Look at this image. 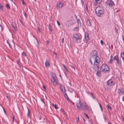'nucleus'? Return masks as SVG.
<instances>
[{
	"label": "nucleus",
	"mask_w": 124,
	"mask_h": 124,
	"mask_svg": "<svg viewBox=\"0 0 124 124\" xmlns=\"http://www.w3.org/2000/svg\"><path fill=\"white\" fill-rule=\"evenodd\" d=\"M98 53V51L95 50L93 51L91 53L90 61L92 64L98 65L100 62V59L97 55Z\"/></svg>",
	"instance_id": "1"
},
{
	"label": "nucleus",
	"mask_w": 124,
	"mask_h": 124,
	"mask_svg": "<svg viewBox=\"0 0 124 124\" xmlns=\"http://www.w3.org/2000/svg\"><path fill=\"white\" fill-rule=\"evenodd\" d=\"M95 11L97 16L98 17H101L103 16L104 10L102 7L99 6L95 8Z\"/></svg>",
	"instance_id": "2"
},
{
	"label": "nucleus",
	"mask_w": 124,
	"mask_h": 124,
	"mask_svg": "<svg viewBox=\"0 0 124 124\" xmlns=\"http://www.w3.org/2000/svg\"><path fill=\"white\" fill-rule=\"evenodd\" d=\"M73 40L76 43H79L81 42L82 36H79L76 34H74L73 36Z\"/></svg>",
	"instance_id": "3"
},
{
	"label": "nucleus",
	"mask_w": 124,
	"mask_h": 124,
	"mask_svg": "<svg viewBox=\"0 0 124 124\" xmlns=\"http://www.w3.org/2000/svg\"><path fill=\"white\" fill-rule=\"evenodd\" d=\"M100 70L102 72L106 73L109 70V67L106 64H103L100 68Z\"/></svg>",
	"instance_id": "4"
},
{
	"label": "nucleus",
	"mask_w": 124,
	"mask_h": 124,
	"mask_svg": "<svg viewBox=\"0 0 124 124\" xmlns=\"http://www.w3.org/2000/svg\"><path fill=\"white\" fill-rule=\"evenodd\" d=\"M76 105L78 110H81L83 109V106L82 103L80 101H77L76 103Z\"/></svg>",
	"instance_id": "5"
},
{
	"label": "nucleus",
	"mask_w": 124,
	"mask_h": 124,
	"mask_svg": "<svg viewBox=\"0 0 124 124\" xmlns=\"http://www.w3.org/2000/svg\"><path fill=\"white\" fill-rule=\"evenodd\" d=\"M106 5L108 7H112L114 5V3L112 0H107L105 3Z\"/></svg>",
	"instance_id": "6"
},
{
	"label": "nucleus",
	"mask_w": 124,
	"mask_h": 124,
	"mask_svg": "<svg viewBox=\"0 0 124 124\" xmlns=\"http://www.w3.org/2000/svg\"><path fill=\"white\" fill-rule=\"evenodd\" d=\"M75 22L73 20L71 19L68 20L65 23L66 27H69L70 25L73 24Z\"/></svg>",
	"instance_id": "7"
},
{
	"label": "nucleus",
	"mask_w": 124,
	"mask_h": 124,
	"mask_svg": "<svg viewBox=\"0 0 124 124\" xmlns=\"http://www.w3.org/2000/svg\"><path fill=\"white\" fill-rule=\"evenodd\" d=\"M107 85L108 86H110L111 85H114V82H113L112 79H110L108 80L107 82Z\"/></svg>",
	"instance_id": "8"
},
{
	"label": "nucleus",
	"mask_w": 124,
	"mask_h": 124,
	"mask_svg": "<svg viewBox=\"0 0 124 124\" xmlns=\"http://www.w3.org/2000/svg\"><path fill=\"white\" fill-rule=\"evenodd\" d=\"M96 66L97 68V72L96 73V75L98 77H100L101 76V73L100 71L99 70V66L98 65H96Z\"/></svg>",
	"instance_id": "9"
},
{
	"label": "nucleus",
	"mask_w": 124,
	"mask_h": 124,
	"mask_svg": "<svg viewBox=\"0 0 124 124\" xmlns=\"http://www.w3.org/2000/svg\"><path fill=\"white\" fill-rule=\"evenodd\" d=\"M90 69L91 71L93 72H94L96 71L97 68L96 66V67L95 66H93L92 67L90 68Z\"/></svg>",
	"instance_id": "10"
},
{
	"label": "nucleus",
	"mask_w": 124,
	"mask_h": 124,
	"mask_svg": "<svg viewBox=\"0 0 124 124\" xmlns=\"http://www.w3.org/2000/svg\"><path fill=\"white\" fill-rule=\"evenodd\" d=\"M85 41L86 43H87L88 40L89 39V35L87 33H85Z\"/></svg>",
	"instance_id": "11"
},
{
	"label": "nucleus",
	"mask_w": 124,
	"mask_h": 124,
	"mask_svg": "<svg viewBox=\"0 0 124 124\" xmlns=\"http://www.w3.org/2000/svg\"><path fill=\"white\" fill-rule=\"evenodd\" d=\"M63 5L62 2H59L57 3V8H61Z\"/></svg>",
	"instance_id": "12"
},
{
	"label": "nucleus",
	"mask_w": 124,
	"mask_h": 124,
	"mask_svg": "<svg viewBox=\"0 0 124 124\" xmlns=\"http://www.w3.org/2000/svg\"><path fill=\"white\" fill-rule=\"evenodd\" d=\"M95 2L94 5H99L101 2L102 0H95Z\"/></svg>",
	"instance_id": "13"
},
{
	"label": "nucleus",
	"mask_w": 124,
	"mask_h": 124,
	"mask_svg": "<svg viewBox=\"0 0 124 124\" xmlns=\"http://www.w3.org/2000/svg\"><path fill=\"white\" fill-rule=\"evenodd\" d=\"M45 65L46 67L47 68L49 67L50 65V63L48 60H46L45 63Z\"/></svg>",
	"instance_id": "14"
},
{
	"label": "nucleus",
	"mask_w": 124,
	"mask_h": 124,
	"mask_svg": "<svg viewBox=\"0 0 124 124\" xmlns=\"http://www.w3.org/2000/svg\"><path fill=\"white\" fill-rule=\"evenodd\" d=\"M60 87L62 90V91L64 92H65V87L64 85H60Z\"/></svg>",
	"instance_id": "15"
},
{
	"label": "nucleus",
	"mask_w": 124,
	"mask_h": 124,
	"mask_svg": "<svg viewBox=\"0 0 124 124\" xmlns=\"http://www.w3.org/2000/svg\"><path fill=\"white\" fill-rule=\"evenodd\" d=\"M12 27L14 30H16V26L15 23L12 22Z\"/></svg>",
	"instance_id": "16"
},
{
	"label": "nucleus",
	"mask_w": 124,
	"mask_h": 124,
	"mask_svg": "<svg viewBox=\"0 0 124 124\" xmlns=\"http://www.w3.org/2000/svg\"><path fill=\"white\" fill-rule=\"evenodd\" d=\"M86 25L89 26H91V24L90 21L89 20H87L86 21Z\"/></svg>",
	"instance_id": "17"
},
{
	"label": "nucleus",
	"mask_w": 124,
	"mask_h": 124,
	"mask_svg": "<svg viewBox=\"0 0 124 124\" xmlns=\"http://www.w3.org/2000/svg\"><path fill=\"white\" fill-rule=\"evenodd\" d=\"M64 96L65 97V98L69 102L70 101V100L66 93H65Z\"/></svg>",
	"instance_id": "18"
},
{
	"label": "nucleus",
	"mask_w": 124,
	"mask_h": 124,
	"mask_svg": "<svg viewBox=\"0 0 124 124\" xmlns=\"http://www.w3.org/2000/svg\"><path fill=\"white\" fill-rule=\"evenodd\" d=\"M55 76L54 75H52V78H51V80L52 81H54V80H56V79L55 78Z\"/></svg>",
	"instance_id": "19"
},
{
	"label": "nucleus",
	"mask_w": 124,
	"mask_h": 124,
	"mask_svg": "<svg viewBox=\"0 0 124 124\" xmlns=\"http://www.w3.org/2000/svg\"><path fill=\"white\" fill-rule=\"evenodd\" d=\"M113 59L110 58L108 62L110 64H111L113 62Z\"/></svg>",
	"instance_id": "20"
},
{
	"label": "nucleus",
	"mask_w": 124,
	"mask_h": 124,
	"mask_svg": "<svg viewBox=\"0 0 124 124\" xmlns=\"http://www.w3.org/2000/svg\"><path fill=\"white\" fill-rule=\"evenodd\" d=\"M49 31L52 32V27H51V26L50 25V24H49Z\"/></svg>",
	"instance_id": "21"
},
{
	"label": "nucleus",
	"mask_w": 124,
	"mask_h": 124,
	"mask_svg": "<svg viewBox=\"0 0 124 124\" xmlns=\"http://www.w3.org/2000/svg\"><path fill=\"white\" fill-rule=\"evenodd\" d=\"M118 59V56L117 55H116L113 58V59L114 60H116Z\"/></svg>",
	"instance_id": "22"
},
{
	"label": "nucleus",
	"mask_w": 124,
	"mask_h": 124,
	"mask_svg": "<svg viewBox=\"0 0 124 124\" xmlns=\"http://www.w3.org/2000/svg\"><path fill=\"white\" fill-rule=\"evenodd\" d=\"M107 108L108 109H110V110H112V108L108 104L107 105Z\"/></svg>",
	"instance_id": "23"
},
{
	"label": "nucleus",
	"mask_w": 124,
	"mask_h": 124,
	"mask_svg": "<svg viewBox=\"0 0 124 124\" xmlns=\"http://www.w3.org/2000/svg\"><path fill=\"white\" fill-rule=\"evenodd\" d=\"M85 105H84V103H83V105L84 106L85 108L86 109H88L89 108V107L85 103Z\"/></svg>",
	"instance_id": "24"
},
{
	"label": "nucleus",
	"mask_w": 124,
	"mask_h": 124,
	"mask_svg": "<svg viewBox=\"0 0 124 124\" xmlns=\"http://www.w3.org/2000/svg\"><path fill=\"white\" fill-rule=\"evenodd\" d=\"M121 56L123 60H124V52L122 53L121 54Z\"/></svg>",
	"instance_id": "25"
},
{
	"label": "nucleus",
	"mask_w": 124,
	"mask_h": 124,
	"mask_svg": "<svg viewBox=\"0 0 124 124\" xmlns=\"http://www.w3.org/2000/svg\"><path fill=\"white\" fill-rule=\"evenodd\" d=\"M4 8V7L2 4L0 3V9L1 10L3 9Z\"/></svg>",
	"instance_id": "26"
},
{
	"label": "nucleus",
	"mask_w": 124,
	"mask_h": 124,
	"mask_svg": "<svg viewBox=\"0 0 124 124\" xmlns=\"http://www.w3.org/2000/svg\"><path fill=\"white\" fill-rule=\"evenodd\" d=\"M116 63H117L118 65H120V62L119 61V58L117 60H116Z\"/></svg>",
	"instance_id": "27"
},
{
	"label": "nucleus",
	"mask_w": 124,
	"mask_h": 124,
	"mask_svg": "<svg viewBox=\"0 0 124 124\" xmlns=\"http://www.w3.org/2000/svg\"><path fill=\"white\" fill-rule=\"evenodd\" d=\"M52 104L53 106L56 109H58V108L57 107L56 105L55 104H54V103H52Z\"/></svg>",
	"instance_id": "28"
},
{
	"label": "nucleus",
	"mask_w": 124,
	"mask_h": 124,
	"mask_svg": "<svg viewBox=\"0 0 124 124\" xmlns=\"http://www.w3.org/2000/svg\"><path fill=\"white\" fill-rule=\"evenodd\" d=\"M91 93V95L92 96V98L93 99H94L95 98V97H94V94L92 93Z\"/></svg>",
	"instance_id": "29"
},
{
	"label": "nucleus",
	"mask_w": 124,
	"mask_h": 124,
	"mask_svg": "<svg viewBox=\"0 0 124 124\" xmlns=\"http://www.w3.org/2000/svg\"><path fill=\"white\" fill-rule=\"evenodd\" d=\"M63 65L64 67V68L65 69L66 71H68V70L67 69V68L66 66H65L64 64H63Z\"/></svg>",
	"instance_id": "30"
},
{
	"label": "nucleus",
	"mask_w": 124,
	"mask_h": 124,
	"mask_svg": "<svg viewBox=\"0 0 124 124\" xmlns=\"http://www.w3.org/2000/svg\"><path fill=\"white\" fill-rule=\"evenodd\" d=\"M6 6L7 8H8L9 9H10V7L9 6V5L8 4H6Z\"/></svg>",
	"instance_id": "31"
},
{
	"label": "nucleus",
	"mask_w": 124,
	"mask_h": 124,
	"mask_svg": "<svg viewBox=\"0 0 124 124\" xmlns=\"http://www.w3.org/2000/svg\"><path fill=\"white\" fill-rule=\"evenodd\" d=\"M22 55L23 56H26V54L25 52H23L22 53Z\"/></svg>",
	"instance_id": "32"
},
{
	"label": "nucleus",
	"mask_w": 124,
	"mask_h": 124,
	"mask_svg": "<svg viewBox=\"0 0 124 124\" xmlns=\"http://www.w3.org/2000/svg\"><path fill=\"white\" fill-rule=\"evenodd\" d=\"M53 83L55 85H56L57 84V82L56 80H54V81H53Z\"/></svg>",
	"instance_id": "33"
},
{
	"label": "nucleus",
	"mask_w": 124,
	"mask_h": 124,
	"mask_svg": "<svg viewBox=\"0 0 124 124\" xmlns=\"http://www.w3.org/2000/svg\"><path fill=\"white\" fill-rule=\"evenodd\" d=\"M44 99H41V101L43 102L44 104H45V102L44 101Z\"/></svg>",
	"instance_id": "34"
},
{
	"label": "nucleus",
	"mask_w": 124,
	"mask_h": 124,
	"mask_svg": "<svg viewBox=\"0 0 124 124\" xmlns=\"http://www.w3.org/2000/svg\"><path fill=\"white\" fill-rule=\"evenodd\" d=\"M89 123L91 124H93V123H92V121L91 120H88Z\"/></svg>",
	"instance_id": "35"
},
{
	"label": "nucleus",
	"mask_w": 124,
	"mask_h": 124,
	"mask_svg": "<svg viewBox=\"0 0 124 124\" xmlns=\"http://www.w3.org/2000/svg\"><path fill=\"white\" fill-rule=\"evenodd\" d=\"M28 113L27 114V116L28 117H29V115L30 114V112H29V109H28Z\"/></svg>",
	"instance_id": "36"
},
{
	"label": "nucleus",
	"mask_w": 124,
	"mask_h": 124,
	"mask_svg": "<svg viewBox=\"0 0 124 124\" xmlns=\"http://www.w3.org/2000/svg\"><path fill=\"white\" fill-rule=\"evenodd\" d=\"M84 114L86 116V117L88 118L89 119V116H88V115L86 113H84Z\"/></svg>",
	"instance_id": "37"
},
{
	"label": "nucleus",
	"mask_w": 124,
	"mask_h": 124,
	"mask_svg": "<svg viewBox=\"0 0 124 124\" xmlns=\"http://www.w3.org/2000/svg\"><path fill=\"white\" fill-rule=\"evenodd\" d=\"M115 31H116V33H117L118 31V29L116 28V27H115Z\"/></svg>",
	"instance_id": "38"
},
{
	"label": "nucleus",
	"mask_w": 124,
	"mask_h": 124,
	"mask_svg": "<svg viewBox=\"0 0 124 124\" xmlns=\"http://www.w3.org/2000/svg\"><path fill=\"white\" fill-rule=\"evenodd\" d=\"M38 30L40 32H41V29L38 27Z\"/></svg>",
	"instance_id": "39"
},
{
	"label": "nucleus",
	"mask_w": 124,
	"mask_h": 124,
	"mask_svg": "<svg viewBox=\"0 0 124 124\" xmlns=\"http://www.w3.org/2000/svg\"><path fill=\"white\" fill-rule=\"evenodd\" d=\"M8 44L9 47L10 48H12V45H11V44H10V43H9V44Z\"/></svg>",
	"instance_id": "40"
},
{
	"label": "nucleus",
	"mask_w": 124,
	"mask_h": 124,
	"mask_svg": "<svg viewBox=\"0 0 124 124\" xmlns=\"http://www.w3.org/2000/svg\"><path fill=\"white\" fill-rule=\"evenodd\" d=\"M70 66L73 69V70H75V68L74 66H73L71 65H70Z\"/></svg>",
	"instance_id": "41"
},
{
	"label": "nucleus",
	"mask_w": 124,
	"mask_h": 124,
	"mask_svg": "<svg viewBox=\"0 0 124 124\" xmlns=\"http://www.w3.org/2000/svg\"><path fill=\"white\" fill-rule=\"evenodd\" d=\"M7 98L8 99V100H10V97H9V95H8V94L7 96Z\"/></svg>",
	"instance_id": "42"
},
{
	"label": "nucleus",
	"mask_w": 124,
	"mask_h": 124,
	"mask_svg": "<svg viewBox=\"0 0 124 124\" xmlns=\"http://www.w3.org/2000/svg\"><path fill=\"white\" fill-rule=\"evenodd\" d=\"M81 2L82 6H83V5L84 4V1L82 0H81Z\"/></svg>",
	"instance_id": "43"
},
{
	"label": "nucleus",
	"mask_w": 124,
	"mask_h": 124,
	"mask_svg": "<svg viewBox=\"0 0 124 124\" xmlns=\"http://www.w3.org/2000/svg\"><path fill=\"white\" fill-rule=\"evenodd\" d=\"M101 43L102 45H103V41L102 40H101Z\"/></svg>",
	"instance_id": "44"
},
{
	"label": "nucleus",
	"mask_w": 124,
	"mask_h": 124,
	"mask_svg": "<svg viewBox=\"0 0 124 124\" xmlns=\"http://www.w3.org/2000/svg\"><path fill=\"white\" fill-rule=\"evenodd\" d=\"M99 105L100 107V108H101V109L102 110V107L101 106V104L100 103H99Z\"/></svg>",
	"instance_id": "45"
},
{
	"label": "nucleus",
	"mask_w": 124,
	"mask_h": 124,
	"mask_svg": "<svg viewBox=\"0 0 124 124\" xmlns=\"http://www.w3.org/2000/svg\"><path fill=\"white\" fill-rule=\"evenodd\" d=\"M119 93H121L122 94H123L124 93V92L122 91L121 90L120 91V92Z\"/></svg>",
	"instance_id": "46"
},
{
	"label": "nucleus",
	"mask_w": 124,
	"mask_h": 124,
	"mask_svg": "<svg viewBox=\"0 0 124 124\" xmlns=\"http://www.w3.org/2000/svg\"><path fill=\"white\" fill-rule=\"evenodd\" d=\"M122 80L124 81V76L121 78Z\"/></svg>",
	"instance_id": "47"
},
{
	"label": "nucleus",
	"mask_w": 124,
	"mask_h": 124,
	"mask_svg": "<svg viewBox=\"0 0 124 124\" xmlns=\"http://www.w3.org/2000/svg\"><path fill=\"white\" fill-rule=\"evenodd\" d=\"M24 15L26 17H27V15L26 13L25 12H24Z\"/></svg>",
	"instance_id": "48"
},
{
	"label": "nucleus",
	"mask_w": 124,
	"mask_h": 124,
	"mask_svg": "<svg viewBox=\"0 0 124 124\" xmlns=\"http://www.w3.org/2000/svg\"><path fill=\"white\" fill-rule=\"evenodd\" d=\"M57 24H58L59 25V26H60V23L59 22V21H57Z\"/></svg>",
	"instance_id": "49"
},
{
	"label": "nucleus",
	"mask_w": 124,
	"mask_h": 124,
	"mask_svg": "<svg viewBox=\"0 0 124 124\" xmlns=\"http://www.w3.org/2000/svg\"><path fill=\"white\" fill-rule=\"evenodd\" d=\"M77 22L78 23H80V20H77Z\"/></svg>",
	"instance_id": "50"
},
{
	"label": "nucleus",
	"mask_w": 124,
	"mask_h": 124,
	"mask_svg": "<svg viewBox=\"0 0 124 124\" xmlns=\"http://www.w3.org/2000/svg\"><path fill=\"white\" fill-rule=\"evenodd\" d=\"M22 4L23 5H24L25 4L24 1L23 0H22Z\"/></svg>",
	"instance_id": "51"
},
{
	"label": "nucleus",
	"mask_w": 124,
	"mask_h": 124,
	"mask_svg": "<svg viewBox=\"0 0 124 124\" xmlns=\"http://www.w3.org/2000/svg\"><path fill=\"white\" fill-rule=\"evenodd\" d=\"M76 121L77 122L79 120V117H78L76 119Z\"/></svg>",
	"instance_id": "52"
},
{
	"label": "nucleus",
	"mask_w": 124,
	"mask_h": 124,
	"mask_svg": "<svg viewBox=\"0 0 124 124\" xmlns=\"http://www.w3.org/2000/svg\"><path fill=\"white\" fill-rule=\"evenodd\" d=\"M64 38H63L62 39V43H64Z\"/></svg>",
	"instance_id": "53"
},
{
	"label": "nucleus",
	"mask_w": 124,
	"mask_h": 124,
	"mask_svg": "<svg viewBox=\"0 0 124 124\" xmlns=\"http://www.w3.org/2000/svg\"><path fill=\"white\" fill-rule=\"evenodd\" d=\"M49 41L48 40H47L46 41L47 43L48 44H49Z\"/></svg>",
	"instance_id": "54"
},
{
	"label": "nucleus",
	"mask_w": 124,
	"mask_h": 124,
	"mask_svg": "<svg viewBox=\"0 0 124 124\" xmlns=\"http://www.w3.org/2000/svg\"><path fill=\"white\" fill-rule=\"evenodd\" d=\"M82 118H83V121H84V122H85V119H84V117H82Z\"/></svg>",
	"instance_id": "55"
},
{
	"label": "nucleus",
	"mask_w": 124,
	"mask_h": 124,
	"mask_svg": "<svg viewBox=\"0 0 124 124\" xmlns=\"http://www.w3.org/2000/svg\"><path fill=\"white\" fill-rule=\"evenodd\" d=\"M122 101H124V96L123 97H122Z\"/></svg>",
	"instance_id": "56"
},
{
	"label": "nucleus",
	"mask_w": 124,
	"mask_h": 124,
	"mask_svg": "<svg viewBox=\"0 0 124 124\" xmlns=\"http://www.w3.org/2000/svg\"><path fill=\"white\" fill-rule=\"evenodd\" d=\"M7 43L8 44L9 43V41H8L7 40Z\"/></svg>",
	"instance_id": "57"
},
{
	"label": "nucleus",
	"mask_w": 124,
	"mask_h": 124,
	"mask_svg": "<svg viewBox=\"0 0 124 124\" xmlns=\"http://www.w3.org/2000/svg\"><path fill=\"white\" fill-rule=\"evenodd\" d=\"M122 40H123V41H124V38L123 37V35H122Z\"/></svg>",
	"instance_id": "58"
},
{
	"label": "nucleus",
	"mask_w": 124,
	"mask_h": 124,
	"mask_svg": "<svg viewBox=\"0 0 124 124\" xmlns=\"http://www.w3.org/2000/svg\"><path fill=\"white\" fill-rule=\"evenodd\" d=\"M113 55H111V56L110 57V58H111V59H113Z\"/></svg>",
	"instance_id": "59"
},
{
	"label": "nucleus",
	"mask_w": 124,
	"mask_h": 124,
	"mask_svg": "<svg viewBox=\"0 0 124 124\" xmlns=\"http://www.w3.org/2000/svg\"><path fill=\"white\" fill-rule=\"evenodd\" d=\"M43 87L45 89H46V87L45 86V85H43Z\"/></svg>",
	"instance_id": "60"
},
{
	"label": "nucleus",
	"mask_w": 124,
	"mask_h": 124,
	"mask_svg": "<svg viewBox=\"0 0 124 124\" xmlns=\"http://www.w3.org/2000/svg\"><path fill=\"white\" fill-rule=\"evenodd\" d=\"M14 119H15V116H13V121H14Z\"/></svg>",
	"instance_id": "61"
},
{
	"label": "nucleus",
	"mask_w": 124,
	"mask_h": 124,
	"mask_svg": "<svg viewBox=\"0 0 124 124\" xmlns=\"http://www.w3.org/2000/svg\"><path fill=\"white\" fill-rule=\"evenodd\" d=\"M53 53H54V54H55L56 55H57V54H56V53H55V52H53Z\"/></svg>",
	"instance_id": "62"
},
{
	"label": "nucleus",
	"mask_w": 124,
	"mask_h": 124,
	"mask_svg": "<svg viewBox=\"0 0 124 124\" xmlns=\"http://www.w3.org/2000/svg\"><path fill=\"white\" fill-rule=\"evenodd\" d=\"M86 10H87V9H88V8L87 6L86 5Z\"/></svg>",
	"instance_id": "63"
},
{
	"label": "nucleus",
	"mask_w": 124,
	"mask_h": 124,
	"mask_svg": "<svg viewBox=\"0 0 124 124\" xmlns=\"http://www.w3.org/2000/svg\"><path fill=\"white\" fill-rule=\"evenodd\" d=\"M108 124H111V123L110 122H108Z\"/></svg>",
	"instance_id": "64"
}]
</instances>
